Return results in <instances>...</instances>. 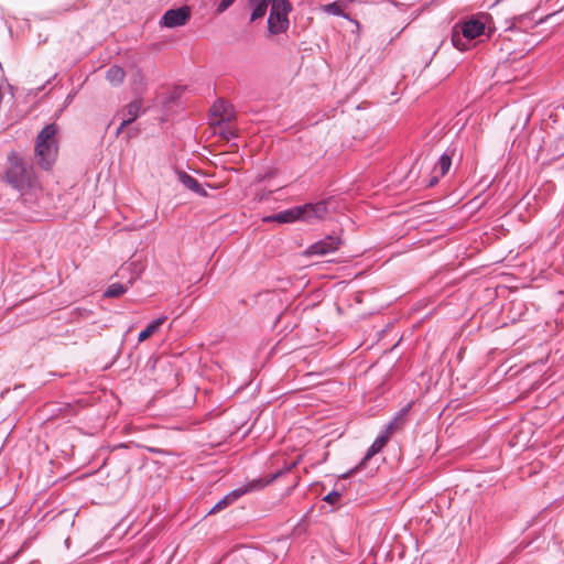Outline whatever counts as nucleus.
<instances>
[{"mask_svg":"<svg viewBox=\"0 0 564 564\" xmlns=\"http://www.w3.org/2000/svg\"><path fill=\"white\" fill-rule=\"evenodd\" d=\"M343 243L341 238L337 234L327 235L323 239L312 243L305 250V256H326L337 251Z\"/></svg>","mask_w":564,"mask_h":564,"instance_id":"nucleus-6","label":"nucleus"},{"mask_svg":"<svg viewBox=\"0 0 564 564\" xmlns=\"http://www.w3.org/2000/svg\"><path fill=\"white\" fill-rule=\"evenodd\" d=\"M191 18V12L187 7H180L177 9H170L167 10L160 23L164 25L165 28H177L186 24V22Z\"/></svg>","mask_w":564,"mask_h":564,"instance_id":"nucleus-7","label":"nucleus"},{"mask_svg":"<svg viewBox=\"0 0 564 564\" xmlns=\"http://www.w3.org/2000/svg\"><path fill=\"white\" fill-rule=\"evenodd\" d=\"M55 123L46 124L35 140V158L43 170H50L57 154V141Z\"/></svg>","mask_w":564,"mask_h":564,"instance_id":"nucleus-3","label":"nucleus"},{"mask_svg":"<svg viewBox=\"0 0 564 564\" xmlns=\"http://www.w3.org/2000/svg\"><path fill=\"white\" fill-rule=\"evenodd\" d=\"M232 502L229 500V498L225 495L219 501L215 503V506L208 511V514L217 513L227 507H229Z\"/></svg>","mask_w":564,"mask_h":564,"instance_id":"nucleus-19","label":"nucleus"},{"mask_svg":"<svg viewBox=\"0 0 564 564\" xmlns=\"http://www.w3.org/2000/svg\"><path fill=\"white\" fill-rule=\"evenodd\" d=\"M235 1L236 0H220V2L216 7V12L217 13L225 12L230 6L234 4Z\"/></svg>","mask_w":564,"mask_h":564,"instance_id":"nucleus-23","label":"nucleus"},{"mask_svg":"<svg viewBox=\"0 0 564 564\" xmlns=\"http://www.w3.org/2000/svg\"><path fill=\"white\" fill-rule=\"evenodd\" d=\"M271 0H248V6L252 9L250 14V21L254 22L261 19L268 9Z\"/></svg>","mask_w":564,"mask_h":564,"instance_id":"nucleus-12","label":"nucleus"},{"mask_svg":"<svg viewBox=\"0 0 564 564\" xmlns=\"http://www.w3.org/2000/svg\"><path fill=\"white\" fill-rule=\"evenodd\" d=\"M246 494H248V489H246L245 486H241V487H238V488L229 491L226 496L234 503L235 501H237L239 498H241Z\"/></svg>","mask_w":564,"mask_h":564,"instance_id":"nucleus-20","label":"nucleus"},{"mask_svg":"<svg viewBox=\"0 0 564 564\" xmlns=\"http://www.w3.org/2000/svg\"><path fill=\"white\" fill-rule=\"evenodd\" d=\"M328 214L326 200L317 203H308L304 205L294 206L292 208L279 212L271 216H268L263 221H276L279 224H292L295 221H305L307 224H314L323 220Z\"/></svg>","mask_w":564,"mask_h":564,"instance_id":"nucleus-2","label":"nucleus"},{"mask_svg":"<svg viewBox=\"0 0 564 564\" xmlns=\"http://www.w3.org/2000/svg\"><path fill=\"white\" fill-rule=\"evenodd\" d=\"M141 102L133 100L129 102L117 116L122 115L123 126L134 122L140 116Z\"/></svg>","mask_w":564,"mask_h":564,"instance_id":"nucleus-11","label":"nucleus"},{"mask_svg":"<svg viewBox=\"0 0 564 564\" xmlns=\"http://www.w3.org/2000/svg\"><path fill=\"white\" fill-rule=\"evenodd\" d=\"M399 431L397 429V426L392 425L391 422H389L381 431H380V435H386L387 436V440L389 441L390 436L394 433Z\"/></svg>","mask_w":564,"mask_h":564,"instance_id":"nucleus-22","label":"nucleus"},{"mask_svg":"<svg viewBox=\"0 0 564 564\" xmlns=\"http://www.w3.org/2000/svg\"><path fill=\"white\" fill-rule=\"evenodd\" d=\"M324 12L335 15V17H343L344 19H349V17L344 13L338 2H332L328 4H325L323 7Z\"/></svg>","mask_w":564,"mask_h":564,"instance_id":"nucleus-18","label":"nucleus"},{"mask_svg":"<svg viewBox=\"0 0 564 564\" xmlns=\"http://www.w3.org/2000/svg\"><path fill=\"white\" fill-rule=\"evenodd\" d=\"M290 470H291V466H285L281 469L276 470L275 473L271 474L268 477H260V478L252 479V480L248 481L245 485V488L248 489V494L252 492V491L261 490V489L265 488L267 486H269L270 484H272L278 478H280L285 473H289Z\"/></svg>","mask_w":564,"mask_h":564,"instance_id":"nucleus-9","label":"nucleus"},{"mask_svg":"<svg viewBox=\"0 0 564 564\" xmlns=\"http://www.w3.org/2000/svg\"><path fill=\"white\" fill-rule=\"evenodd\" d=\"M452 165V153L445 151L435 164V171H440V176H444L451 169Z\"/></svg>","mask_w":564,"mask_h":564,"instance_id":"nucleus-16","label":"nucleus"},{"mask_svg":"<svg viewBox=\"0 0 564 564\" xmlns=\"http://www.w3.org/2000/svg\"><path fill=\"white\" fill-rule=\"evenodd\" d=\"M8 160L10 165L6 171V180L13 189L20 193L23 205L32 209L42 193L34 169L15 153H11Z\"/></svg>","mask_w":564,"mask_h":564,"instance_id":"nucleus-1","label":"nucleus"},{"mask_svg":"<svg viewBox=\"0 0 564 564\" xmlns=\"http://www.w3.org/2000/svg\"><path fill=\"white\" fill-rule=\"evenodd\" d=\"M270 3L268 30L274 35L284 33L290 25L288 15L292 11V4L288 0H271Z\"/></svg>","mask_w":564,"mask_h":564,"instance_id":"nucleus-5","label":"nucleus"},{"mask_svg":"<svg viewBox=\"0 0 564 564\" xmlns=\"http://www.w3.org/2000/svg\"><path fill=\"white\" fill-rule=\"evenodd\" d=\"M388 443V440H387V436L386 435H380L378 434V436L376 437V440L373 441V443L370 445V447L367 449L364 458L361 459V462L359 463V465H357L355 468L350 469L348 473H345L343 474V478L346 479L348 478L350 475H352L354 473H356L357 470H360L365 465H366V462H368L370 458H372L376 454H378L384 446L386 444Z\"/></svg>","mask_w":564,"mask_h":564,"instance_id":"nucleus-8","label":"nucleus"},{"mask_svg":"<svg viewBox=\"0 0 564 564\" xmlns=\"http://www.w3.org/2000/svg\"><path fill=\"white\" fill-rule=\"evenodd\" d=\"M124 77V69L118 65L110 66L106 72V78L112 86L122 84Z\"/></svg>","mask_w":564,"mask_h":564,"instance_id":"nucleus-14","label":"nucleus"},{"mask_svg":"<svg viewBox=\"0 0 564 564\" xmlns=\"http://www.w3.org/2000/svg\"><path fill=\"white\" fill-rule=\"evenodd\" d=\"M412 402L408 403L406 405H404L403 408H401L395 414L394 416L392 417V420L390 421L392 423V425L397 426L398 430H401L403 429V426L405 425L406 423V419H408V414H409V411L410 409L412 408Z\"/></svg>","mask_w":564,"mask_h":564,"instance_id":"nucleus-15","label":"nucleus"},{"mask_svg":"<svg viewBox=\"0 0 564 564\" xmlns=\"http://www.w3.org/2000/svg\"><path fill=\"white\" fill-rule=\"evenodd\" d=\"M348 2H358V3H362V2H366L367 0H347Z\"/></svg>","mask_w":564,"mask_h":564,"instance_id":"nucleus-27","label":"nucleus"},{"mask_svg":"<svg viewBox=\"0 0 564 564\" xmlns=\"http://www.w3.org/2000/svg\"><path fill=\"white\" fill-rule=\"evenodd\" d=\"M440 177H441V176H440V174H438V175H433V176H432V177H430V180L427 181L426 186H427V187H433V186H435V185L438 183Z\"/></svg>","mask_w":564,"mask_h":564,"instance_id":"nucleus-24","label":"nucleus"},{"mask_svg":"<svg viewBox=\"0 0 564 564\" xmlns=\"http://www.w3.org/2000/svg\"><path fill=\"white\" fill-rule=\"evenodd\" d=\"M166 316H160L151 321L147 325V327L139 333L138 341L142 343L147 340L149 337H151L153 334H155L159 330L160 326L166 321Z\"/></svg>","mask_w":564,"mask_h":564,"instance_id":"nucleus-13","label":"nucleus"},{"mask_svg":"<svg viewBox=\"0 0 564 564\" xmlns=\"http://www.w3.org/2000/svg\"><path fill=\"white\" fill-rule=\"evenodd\" d=\"M485 32V24L476 18H470L457 23L452 29V43L454 47L464 52L468 50V42L480 36Z\"/></svg>","mask_w":564,"mask_h":564,"instance_id":"nucleus-4","label":"nucleus"},{"mask_svg":"<svg viewBox=\"0 0 564 564\" xmlns=\"http://www.w3.org/2000/svg\"><path fill=\"white\" fill-rule=\"evenodd\" d=\"M72 99H73V96H72V95H68V96L66 97V100H65V107H66V106L72 101Z\"/></svg>","mask_w":564,"mask_h":564,"instance_id":"nucleus-26","label":"nucleus"},{"mask_svg":"<svg viewBox=\"0 0 564 564\" xmlns=\"http://www.w3.org/2000/svg\"><path fill=\"white\" fill-rule=\"evenodd\" d=\"M126 127L127 126H123V120H122L121 123L119 124V127L116 129V137H119L123 132Z\"/></svg>","mask_w":564,"mask_h":564,"instance_id":"nucleus-25","label":"nucleus"},{"mask_svg":"<svg viewBox=\"0 0 564 564\" xmlns=\"http://www.w3.org/2000/svg\"><path fill=\"white\" fill-rule=\"evenodd\" d=\"M178 181L188 189L194 192L195 194L206 197L208 194L206 189L203 187V185L198 182L197 178L189 175L186 172H180L178 173Z\"/></svg>","mask_w":564,"mask_h":564,"instance_id":"nucleus-10","label":"nucleus"},{"mask_svg":"<svg viewBox=\"0 0 564 564\" xmlns=\"http://www.w3.org/2000/svg\"><path fill=\"white\" fill-rule=\"evenodd\" d=\"M343 496V491L334 489L324 497V501L329 505H335Z\"/></svg>","mask_w":564,"mask_h":564,"instance_id":"nucleus-21","label":"nucleus"},{"mask_svg":"<svg viewBox=\"0 0 564 564\" xmlns=\"http://www.w3.org/2000/svg\"><path fill=\"white\" fill-rule=\"evenodd\" d=\"M128 290V286L123 285L122 283H112L110 284L106 291L104 292L105 297H119L122 294H124Z\"/></svg>","mask_w":564,"mask_h":564,"instance_id":"nucleus-17","label":"nucleus"}]
</instances>
